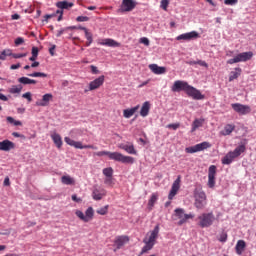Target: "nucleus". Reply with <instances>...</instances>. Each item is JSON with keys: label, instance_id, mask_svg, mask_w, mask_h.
Masks as SVG:
<instances>
[{"label": "nucleus", "instance_id": "nucleus-1", "mask_svg": "<svg viewBox=\"0 0 256 256\" xmlns=\"http://www.w3.org/2000/svg\"><path fill=\"white\" fill-rule=\"evenodd\" d=\"M109 157L112 161H118L119 163H124L126 165H133L135 163V158L131 156H125L119 152H109V151H98L93 153V157Z\"/></svg>", "mask_w": 256, "mask_h": 256}, {"label": "nucleus", "instance_id": "nucleus-2", "mask_svg": "<svg viewBox=\"0 0 256 256\" xmlns=\"http://www.w3.org/2000/svg\"><path fill=\"white\" fill-rule=\"evenodd\" d=\"M245 145H240L236 147L233 151L228 152L225 157L222 158V165H231L237 157H240L242 153H245Z\"/></svg>", "mask_w": 256, "mask_h": 256}, {"label": "nucleus", "instance_id": "nucleus-3", "mask_svg": "<svg viewBox=\"0 0 256 256\" xmlns=\"http://www.w3.org/2000/svg\"><path fill=\"white\" fill-rule=\"evenodd\" d=\"M213 223H215V214H213V212L202 213L200 216H198V225L202 229L211 227Z\"/></svg>", "mask_w": 256, "mask_h": 256}, {"label": "nucleus", "instance_id": "nucleus-4", "mask_svg": "<svg viewBox=\"0 0 256 256\" xmlns=\"http://www.w3.org/2000/svg\"><path fill=\"white\" fill-rule=\"evenodd\" d=\"M174 217H176V219H179L178 221V225H185V223H187V221H189V219H194L195 218V214L190 213V214H185V210L182 208H176L174 210Z\"/></svg>", "mask_w": 256, "mask_h": 256}, {"label": "nucleus", "instance_id": "nucleus-5", "mask_svg": "<svg viewBox=\"0 0 256 256\" xmlns=\"http://www.w3.org/2000/svg\"><path fill=\"white\" fill-rule=\"evenodd\" d=\"M75 215L84 223H89V221H93L95 210H93V207H88L85 213H83L81 210H76Z\"/></svg>", "mask_w": 256, "mask_h": 256}, {"label": "nucleus", "instance_id": "nucleus-6", "mask_svg": "<svg viewBox=\"0 0 256 256\" xmlns=\"http://www.w3.org/2000/svg\"><path fill=\"white\" fill-rule=\"evenodd\" d=\"M195 208L196 209H205V205H207V195L203 191L195 190Z\"/></svg>", "mask_w": 256, "mask_h": 256}, {"label": "nucleus", "instance_id": "nucleus-7", "mask_svg": "<svg viewBox=\"0 0 256 256\" xmlns=\"http://www.w3.org/2000/svg\"><path fill=\"white\" fill-rule=\"evenodd\" d=\"M252 57H253V52H242L237 54L234 58L227 60V64L233 65L235 63L250 61Z\"/></svg>", "mask_w": 256, "mask_h": 256}, {"label": "nucleus", "instance_id": "nucleus-8", "mask_svg": "<svg viewBox=\"0 0 256 256\" xmlns=\"http://www.w3.org/2000/svg\"><path fill=\"white\" fill-rule=\"evenodd\" d=\"M64 141L67 145H70V147H74L75 149H93L94 151H97V146L91 144L83 145V142L75 141L69 137H65Z\"/></svg>", "mask_w": 256, "mask_h": 256}, {"label": "nucleus", "instance_id": "nucleus-9", "mask_svg": "<svg viewBox=\"0 0 256 256\" xmlns=\"http://www.w3.org/2000/svg\"><path fill=\"white\" fill-rule=\"evenodd\" d=\"M64 141L67 145H70V147H74L75 149H93L94 151H97V146L91 144L83 145V142L75 141L69 137H65Z\"/></svg>", "mask_w": 256, "mask_h": 256}, {"label": "nucleus", "instance_id": "nucleus-10", "mask_svg": "<svg viewBox=\"0 0 256 256\" xmlns=\"http://www.w3.org/2000/svg\"><path fill=\"white\" fill-rule=\"evenodd\" d=\"M139 3L135 0H122L120 5V13H131Z\"/></svg>", "mask_w": 256, "mask_h": 256}, {"label": "nucleus", "instance_id": "nucleus-11", "mask_svg": "<svg viewBox=\"0 0 256 256\" xmlns=\"http://www.w3.org/2000/svg\"><path fill=\"white\" fill-rule=\"evenodd\" d=\"M159 237V225H156L154 229L147 233L146 237L143 240V243H150L155 245L157 238Z\"/></svg>", "mask_w": 256, "mask_h": 256}, {"label": "nucleus", "instance_id": "nucleus-12", "mask_svg": "<svg viewBox=\"0 0 256 256\" xmlns=\"http://www.w3.org/2000/svg\"><path fill=\"white\" fill-rule=\"evenodd\" d=\"M186 95L188 97H191L192 99H195L196 101H201L205 99V95L201 94V91L197 90V88L188 85V88H186Z\"/></svg>", "mask_w": 256, "mask_h": 256}, {"label": "nucleus", "instance_id": "nucleus-13", "mask_svg": "<svg viewBox=\"0 0 256 256\" xmlns=\"http://www.w3.org/2000/svg\"><path fill=\"white\" fill-rule=\"evenodd\" d=\"M211 143L209 142H201L199 144H196L194 146H190L185 148V151L187 153H199V151H205V149H210Z\"/></svg>", "mask_w": 256, "mask_h": 256}, {"label": "nucleus", "instance_id": "nucleus-14", "mask_svg": "<svg viewBox=\"0 0 256 256\" xmlns=\"http://www.w3.org/2000/svg\"><path fill=\"white\" fill-rule=\"evenodd\" d=\"M181 189V176H178L177 179L173 182L171 190L168 194L169 201H173L175 198V195L179 193V190Z\"/></svg>", "mask_w": 256, "mask_h": 256}, {"label": "nucleus", "instance_id": "nucleus-15", "mask_svg": "<svg viewBox=\"0 0 256 256\" xmlns=\"http://www.w3.org/2000/svg\"><path fill=\"white\" fill-rule=\"evenodd\" d=\"M188 87H189V83L183 80H176L171 87V91L173 93H181V91H184L185 93Z\"/></svg>", "mask_w": 256, "mask_h": 256}, {"label": "nucleus", "instance_id": "nucleus-16", "mask_svg": "<svg viewBox=\"0 0 256 256\" xmlns=\"http://www.w3.org/2000/svg\"><path fill=\"white\" fill-rule=\"evenodd\" d=\"M217 175V166L211 165L208 169V187L213 189L215 187V177Z\"/></svg>", "mask_w": 256, "mask_h": 256}, {"label": "nucleus", "instance_id": "nucleus-17", "mask_svg": "<svg viewBox=\"0 0 256 256\" xmlns=\"http://www.w3.org/2000/svg\"><path fill=\"white\" fill-rule=\"evenodd\" d=\"M232 109L239 115H249L251 113V107L239 103L231 104Z\"/></svg>", "mask_w": 256, "mask_h": 256}, {"label": "nucleus", "instance_id": "nucleus-18", "mask_svg": "<svg viewBox=\"0 0 256 256\" xmlns=\"http://www.w3.org/2000/svg\"><path fill=\"white\" fill-rule=\"evenodd\" d=\"M106 195L107 190L99 186H94L92 191V199H94V201H101V199H103V197H105Z\"/></svg>", "mask_w": 256, "mask_h": 256}, {"label": "nucleus", "instance_id": "nucleus-19", "mask_svg": "<svg viewBox=\"0 0 256 256\" xmlns=\"http://www.w3.org/2000/svg\"><path fill=\"white\" fill-rule=\"evenodd\" d=\"M193 39H199V33L197 31L184 33L176 37L177 41H191Z\"/></svg>", "mask_w": 256, "mask_h": 256}, {"label": "nucleus", "instance_id": "nucleus-20", "mask_svg": "<svg viewBox=\"0 0 256 256\" xmlns=\"http://www.w3.org/2000/svg\"><path fill=\"white\" fill-rule=\"evenodd\" d=\"M105 83V76L101 75L89 83L88 91H95Z\"/></svg>", "mask_w": 256, "mask_h": 256}, {"label": "nucleus", "instance_id": "nucleus-21", "mask_svg": "<svg viewBox=\"0 0 256 256\" xmlns=\"http://www.w3.org/2000/svg\"><path fill=\"white\" fill-rule=\"evenodd\" d=\"M149 69L155 75H164V73H167V68H165L163 66H159L157 64H150Z\"/></svg>", "mask_w": 256, "mask_h": 256}, {"label": "nucleus", "instance_id": "nucleus-22", "mask_svg": "<svg viewBox=\"0 0 256 256\" xmlns=\"http://www.w3.org/2000/svg\"><path fill=\"white\" fill-rule=\"evenodd\" d=\"M119 149L126 151L129 155H136L137 153V150H135V146L132 143L120 144Z\"/></svg>", "mask_w": 256, "mask_h": 256}, {"label": "nucleus", "instance_id": "nucleus-23", "mask_svg": "<svg viewBox=\"0 0 256 256\" xmlns=\"http://www.w3.org/2000/svg\"><path fill=\"white\" fill-rule=\"evenodd\" d=\"M11 149H15V143L11 142V140L0 142V151H11Z\"/></svg>", "mask_w": 256, "mask_h": 256}, {"label": "nucleus", "instance_id": "nucleus-24", "mask_svg": "<svg viewBox=\"0 0 256 256\" xmlns=\"http://www.w3.org/2000/svg\"><path fill=\"white\" fill-rule=\"evenodd\" d=\"M139 107L140 106L137 105L133 108L123 110V117H125V119H131V117H133V115H135V113H137V111H139Z\"/></svg>", "mask_w": 256, "mask_h": 256}, {"label": "nucleus", "instance_id": "nucleus-25", "mask_svg": "<svg viewBox=\"0 0 256 256\" xmlns=\"http://www.w3.org/2000/svg\"><path fill=\"white\" fill-rule=\"evenodd\" d=\"M117 249H121L125 243H129V237L128 236H118L114 241Z\"/></svg>", "mask_w": 256, "mask_h": 256}, {"label": "nucleus", "instance_id": "nucleus-26", "mask_svg": "<svg viewBox=\"0 0 256 256\" xmlns=\"http://www.w3.org/2000/svg\"><path fill=\"white\" fill-rule=\"evenodd\" d=\"M51 99H53V94H45L42 96V101L37 102L36 105H38V107H47Z\"/></svg>", "mask_w": 256, "mask_h": 256}, {"label": "nucleus", "instance_id": "nucleus-27", "mask_svg": "<svg viewBox=\"0 0 256 256\" xmlns=\"http://www.w3.org/2000/svg\"><path fill=\"white\" fill-rule=\"evenodd\" d=\"M51 139L58 149H61V147H63V139L61 138V135L53 133L51 134Z\"/></svg>", "mask_w": 256, "mask_h": 256}, {"label": "nucleus", "instance_id": "nucleus-28", "mask_svg": "<svg viewBox=\"0 0 256 256\" xmlns=\"http://www.w3.org/2000/svg\"><path fill=\"white\" fill-rule=\"evenodd\" d=\"M245 247H247V243L244 240H238L235 246L237 255H243Z\"/></svg>", "mask_w": 256, "mask_h": 256}, {"label": "nucleus", "instance_id": "nucleus-29", "mask_svg": "<svg viewBox=\"0 0 256 256\" xmlns=\"http://www.w3.org/2000/svg\"><path fill=\"white\" fill-rule=\"evenodd\" d=\"M149 111H151V103H149V101H146L143 103L140 110L141 117H147V115H149Z\"/></svg>", "mask_w": 256, "mask_h": 256}, {"label": "nucleus", "instance_id": "nucleus-30", "mask_svg": "<svg viewBox=\"0 0 256 256\" xmlns=\"http://www.w3.org/2000/svg\"><path fill=\"white\" fill-rule=\"evenodd\" d=\"M235 131V125L234 124H227L224 126L223 131H221V135L224 137H227V135H231Z\"/></svg>", "mask_w": 256, "mask_h": 256}, {"label": "nucleus", "instance_id": "nucleus-31", "mask_svg": "<svg viewBox=\"0 0 256 256\" xmlns=\"http://www.w3.org/2000/svg\"><path fill=\"white\" fill-rule=\"evenodd\" d=\"M101 45H106V47H120L121 44L119 42L111 39V38H106L100 42Z\"/></svg>", "mask_w": 256, "mask_h": 256}, {"label": "nucleus", "instance_id": "nucleus-32", "mask_svg": "<svg viewBox=\"0 0 256 256\" xmlns=\"http://www.w3.org/2000/svg\"><path fill=\"white\" fill-rule=\"evenodd\" d=\"M205 123V119H195L192 123L191 133H195L199 127H203V124Z\"/></svg>", "mask_w": 256, "mask_h": 256}, {"label": "nucleus", "instance_id": "nucleus-33", "mask_svg": "<svg viewBox=\"0 0 256 256\" xmlns=\"http://www.w3.org/2000/svg\"><path fill=\"white\" fill-rule=\"evenodd\" d=\"M75 5L73 2H67V1H59L56 3V7L60 9V11H63V9H71Z\"/></svg>", "mask_w": 256, "mask_h": 256}, {"label": "nucleus", "instance_id": "nucleus-34", "mask_svg": "<svg viewBox=\"0 0 256 256\" xmlns=\"http://www.w3.org/2000/svg\"><path fill=\"white\" fill-rule=\"evenodd\" d=\"M18 83H21L22 85H37L36 80L30 79L28 77L19 78Z\"/></svg>", "mask_w": 256, "mask_h": 256}, {"label": "nucleus", "instance_id": "nucleus-35", "mask_svg": "<svg viewBox=\"0 0 256 256\" xmlns=\"http://www.w3.org/2000/svg\"><path fill=\"white\" fill-rule=\"evenodd\" d=\"M61 183H63V185H75V179L69 175L62 176Z\"/></svg>", "mask_w": 256, "mask_h": 256}, {"label": "nucleus", "instance_id": "nucleus-36", "mask_svg": "<svg viewBox=\"0 0 256 256\" xmlns=\"http://www.w3.org/2000/svg\"><path fill=\"white\" fill-rule=\"evenodd\" d=\"M241 76V68H235V71L230 72L229 81H235V79H239Z\"/></svg>", "mask_w": 256, "mask_h": 256}, {"label": "nucleus", "instance_id": "nucleus-37", "mask_svg": "<svg viewBox=\"0 0 256 256\" xmlns=\"http://www.w3.org/2000/svg\"><path fill=\"white\" fill-rule=\"evenodd\" d=\"M6 121L8 123H10L11 125H14L15 127H22L23 126V122L19 121V120H15L14 117L8 116L6 118Z\"/></svg>", "mask_w": 256, "mask_h": 256}, {"label": "nucleus", "instance_id": "nucleus-38", "mask_svg": "<svg viewBox=\"0 0 256 256\" xmlns=\"http://www.w3.org/2000/svg\"><path fill=\"white\" fill-rule=\"evenodd\" d=\"M11 55V49L3 50L2 52H0V61H5V59H7V57H11Z\"/></svg>", "mask_w": 256, "mask_h": 256}, {"label": "nucleus", "instance_id": "nucleus-39", "mask_svg": "<svg viewBox=\"0 0 256 256\" xmlns=\"http://www.w3.org/2000/svg\"><path fill=\"white\" fill-rule=\"evenodd\" d=\"M84 33H85V37L87 39L86 47H90L91 43H93V33L89 32V30Z\"/></svg>", "mask_w": 256, "mask_h": 256}, {"label": "nucleus", "instance_id": "nucleus-40", "mask_svg": "<svg viewBox=\"0 0 256 256\" xmlns=\"http://www.w3.org/2000/svg\"><path fill=\"white\" fill-rule=\"evenodd\" d=\"M145 246L142 248L140 255H143L145 253H147L148 251H151V249H153V247H155V245L150 244L149 242H144Z\"/></svg>", "mask_w": 256, "mask_h": 256}, {"label": "nucleus", "instance_id": "nucleus-41", "mask_svg": "<svg viewBox=\"0 0 256 256\" xmlns=\"http://www.w3.org/2000/svg\"><path fill=\"white\" fill-rule=\"evenodd\" d=\"M23 90V86L21 85H14L10 88L9 92L15 95L16 93H21Z\"/></svg>", "mask_w": 256, "mask_h": 256}, {"label": "nucleus", "instance_id": "nucleus-42", "mask_svg": "<svg viewBox=\"0 0 256 256\" xmlns=\"http://www.w3.org/2000/svg\"><path fill=\"white\" fill-rule=\"evenodd\" d=\"M157 199H159V195H157L156 193H153L148 202L149 207H153L155 205V203H157Z\"/></svg>", "mask_w": 256, "mask_h": 256}, {"label": "nucleus", "instance_id": "nucleus-43", "mask_svg": "<svg viewBox=\"0 0 256 256\" xmlns=\"http://www.w3.org/2000/svg\"><path fill=\"white\" fill-rule=\"evenodd\" d=\"M190 65H200V67H205L206 69L209 67V64L203 60L191 61Z\"/></svg>", "mask_w": 256, "mask_h": 256}, {"label": "nucleus", "instance_id": "nucleus-44", "mask_svg": "<svg viewBox=\"0 0 256 256\" xmlns=\"http://www.w3.org/2000/svg\"><path fill=\"white\" fill-rule=\"evenodd\" d=\"M96 213H98V215H107V213H109V205L99 208L96 210Z\"/></svg>", "mask_w": 256, "mask_h": 256}, {"label": "nucleus", "instance_id": "nucleus-45", "mask_svg": "<svg viewBox=\"0 0 256 256\" xmlns=\"http://www.w3.org/2000/svg\"><path fill=\"white\" fill-rule=\"evenodd\" d=\"M102 173L106 177H113V169L111 167L104 168Z\"/></svg>", "mask_w": 256, "mask_h": 256}, {"label": "nucleus", "instance_id": "nucleus-46", "mask_svg": "<svg viewBox=\"0 0 256 256\" xmlns=\"http://www.w3.org/2000/svg\"><path fill=\"white\" fill-rule=\"evenodd\" d=\"M28 77H47V74L43 72H34L32 74H28Z\"/></svg>", "mask_w": 256, "mask_h": 256}, {"label": "nucleus", "instance_id": "nucleus-47", "mask_svg": "<svg viewBox=\"0 0 256 256\" xmlns=\"http://www.w3.org/2000/svg\"><path fill=\"white\" fill-rule=\"evenodd\" d=\"M160 7H161L164 11H167V8L169 7V0H161Z\"/></svg>", "mask_w": 256, "mask_h": 256}, {"label": "nucleus", "instance_id": "nucleus-48", "mask_svg": "<svg viewBox=\"0 0 256 256\" xmlns=\"http://www.w3.org/2000/svg\"><path fill=\"white\" fill-rule=\"evenodd\" d=\"M11 57H13V59H22V57H27V53H12Z\"/></svg>", "mask_w": 256, "mask_h": 256}, {"label": "nucleus", "instance_id": "nucleus-49", "mask_svg": "<svg viewBox=\"0 0 256 256\" xmlns=\"http://www.w3.org/2000/svg\"><path fill=\"white\" fill-rule=\"evenodd\" d=\"M76 21L78 23H85V22L89 21V17H87V16H78L76 18Z\"/></svg>", "mask_w": 256, "mask_h": 256}, {"label": "nucleus", "instance_id": "nucleus-50", "mask_svg": "<svg viewBox=\"0 0 256 256\" xmlns=\"http://www.w3.org/2000/svg\"><path fill=\"white\" fill-rule=\"evenodd\" d=\"M23 99H27L29 103L33 101V98L31 97V92H26L22 95Z\"/></svg>", "mask_w": 256, "mask_h": 256}, {"label": "nucleus", "instance_id": "nucleus-51", "mask_svg": "<svg viewBox=\"0 0 256 256\" xmlns=\"http://www.w3.org/2000/svg\"><path fill=\"white\" fill-rule=\"evenodd\" d=\"M105 185H109L110 187H113V177H106L104 179Z\"/></svg>", "mask_w": 256, "mask_h": 256}, {"label": "nucleus", "instance_id": "nucleus-52", "mask_svg": "<svg viewBox=\"0 0 256 256\" xmlns=\"http://www.w3.org/2000/svg\"><path fill=\"white\" fill-rule=\"evenodd\" d=\"M219 241H220V243H225V242H227V234H226V232H222V233L220 234Z\"/></svg>", "mask_w": 256, "mask_h": 256}, {"label": "nucleus", "instance_id": "nucleus-53", "mask_svg": "<svg viewBox=\"0 0 256 256\" xmlns=\"http://www.w3.org/2000/svg\"><path fill=\"white\" fill-rule=\"evenodd\" d=\"M179 127H181V125L179 123L176 124H168L167 125V129H173L174 131H177V129H179Z\"/></svg>", "mask_w": 256, "mask_h": 256}, {"label": "nucleus", "instance_id": "nucleus-54", "mask_svg": "<svg viewBox=\"0 0 256 256\" xmlns=\"http://www.w3.org/2000/svg\"><path fill=\"white\" fill-rule=\"evenodd\" d=\"M139 42L142 43L143 45H145L146 47H149V45H150L149 39L147 37L140 38Z\"/></svg>", "mask_w": 256, "mask_h": 256}, {"label": "nucleus", "instance_id": "nucleus-55", "mask_svg": "<svg viewBox=\"0 0 256 256\" xmlns=\"http://www.w3.org/2000/svg\"><path fill=\"white\" fill-rule=\"evenodd\" d=\"M90 69H91V73H92L93 75H99V69L97 68V66L91 65V66H90Z\"/></svg>", "mask_w": 256, "mask_h": 256}, {"label": "nucleus", "instance_id": "nucleus-56", "mask_svg": "<svg viewBox=\"0 0 256 256\" xmlns=\"http://www.w3.org/2000/svg\"><path fill=\"white\" fill-rule=\"evenodd\" d=\"M23 43H25V40L21 37H18L15 39V45L19 46V45H23Z\"/></svg>", "mask_w": 256, "mask_h": 256}, {"label": "nucleus", "instance_id": "nucleus-57", "mask_svg": "<svg viewBox=\"0 0 256 256\" xmlns=\"http://www.w3.org/2000/svg\"><path fill=\"white\" fill-rule=\"evenodd\" d=\"M238 0H224L225 5H237Z\"/></svg>", "mask_w": 256, "mask_h": 256}, {"label": "nucleus", "instance_id": "nucleus-58", "mask_svg": "<svg viewBox=\"0 0 256 256\" xmlns=\"http://www.w3.org/2000/svg\"><path fill=\"white\" fill-rule=\"evenodd\" d=\"M38 55H39V48L33 47L32 48V56L38 57Z\"/></svg>", "mask_w": 256, "mask_h": 256}, {"label": "nucleus", "instance_id": "nucleus-59", "mask_svg": "<svg viewBox=\"0 0 256 256\" xmlns=\"http://www.w3.org/2000/svg\"><path fill=\"white\" fill-rule=\"evenodd\" d=\"M12 136H13V137L20 138V139H25V135L19 134L18 132H13V133H12Z\"/></svg>", "mask_w": 256, "mask_h": 256}, {"label": "nucleus", "instance_id": "nucleus-60", "mask_svg": "<svg viewBox=\"0 0 256 256\" xmlns=\"http://www.w3.org/2000/svg\"><path fill=\"white\" fill-rule=\"evenodd\" d=\"M56 13L59 15L58 21H62V19H63V10H57Z\"/></svg>", "mask_w": 256, "mask_h": 256}, {"label": "nucleus", "instance_id": "nucleus-61", "mask_svg": "<svg viewBox=\"0 0 256 256\" xmlns=\"http://www.w3.org/2000/svg\"><path fill=\"white\" fill-rule=\"evenodd\" d=\"M57 46L53 45L50 49H49V53L50 55L53 57L55 56V49H56Z\"/></svg>", "mask_w": 256, "mask_h": 256}, {"label": "nucleus", "instance_id": "nucleus-62", "mask_svg": "<svg viewBox=\"0 0 256 256\" xmlns=\"http://www.w3.org/2000/svg\"><path fill=\"white\" fill-rule=\"evenodd\" d=\"M72 201H75V203H81V198H78L75 194L72 195Z\"/></svg>", "mask_w": 256, "mask_h": 256}, {"label": "nucleus", "instance_id": "nucleus-63", "mask_svg": "<svg viewBox=\"0 0 256 256\" xmlns=\"http://www.w3.org/2000/svg\"><path fill=\"white\" fill-rule=\"evenodd\" d=\"M63 33H65V29L64 28H62V29L57 31L56 37H61V35H63Z\"/></svg>", "mask_w": 256, "mask_h": 256}, {"label": "nucleus", "instance_id": "nucleus-64", "mask_svg": "<svg viewBox=\"0 0 256 256\" xmlns=\"http://www.w3.org/2000/svg\"><path fill=\"white\" fill-rule=\"evenodd\" d=\"M21 67V64H13V65H11L10 66V69H12V70H15V69H19Z\"/></svg>", "mask_w": 256, "mask_h": 256}]
</instances>
